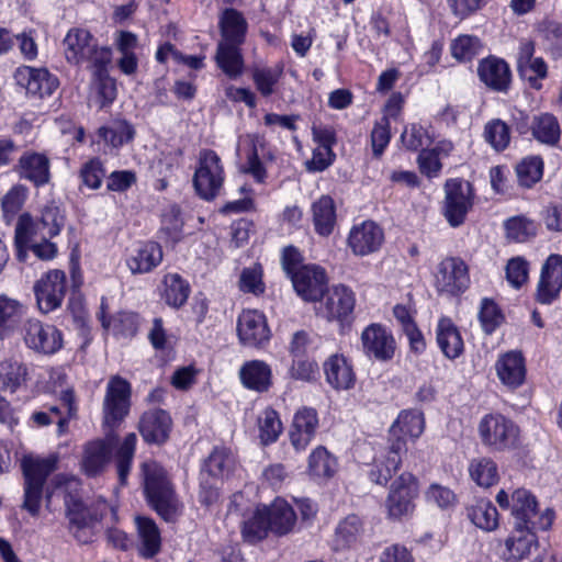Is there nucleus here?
<instances>
[{"mask_svg":"<svg viewBox=\"0 0 562 562\" xmlns=\"http://www.w3.org/2000/svg\"><path fill=\"white\" fill-rule=\"evenodd\" d=\"M131 384L120 375L110 378L102 405V427L115 431L130 413Z\"/></svg>","mask_w":562,"mask_h":562,"instance_id":"6","label":"nucleus"},{"mask_svg":"<svg viewBox=\"0 0 562 562\" xmlns=\"http://www.w3.org/2000/svg\"><path fill=\"white\" fill-rule=\"evenodd\" d=\"M469 474L472 481L483 488L493 486L499 480L497 464L488 457L472 459L469 464Z\"/></svg>","mask_w":562,"mask_h":562,"instance_id":"43","label":"nucleus"},{"mask_svg":"<svg viewBox=\"0 0 562 562\" xmlns=\"http://www.w3.org/2000/svg\"><path fill=\"white\" fill-rule=\"evenodd\" d=\"M425 429V418L422 412L416 409L403 411L397 416L396 420L390 428L392 437L402 438L408 437L416 440L420 437Z\"/></svg>","mask_w":562,"mask_h":562,"instance_id":"35","label":"nucleus"},{"mask_svg":"<svg viewBox=\"0 0 562 562\" xmlns=\"http://www.w3.org/2000/svg\"><path fill=\"white\" fill-rule=\"evenodd\" d=\"M543 172V161L538 156L524 158L516 166V173L520 186L530 188L538 182Z\"/></svg>","mask_w":562,"mask_h":562,"instance_id":"52","label":"nucleus"},{"mask_svg":"<svg viewBox=\"0 0 562 562\" xmlns=\"http://www.w3.org/2000/svg\"><path fill=\"white\" fill-rule=\"evenodd\" d=\"M64 55L69 64L80 66L87 64L89 69L110 65L112 59L111 49L100 46L93 35L85 29H70L64 41Z\"/></svg>","mask_w":562,"mask_h":562,"instance_id":"3","label":"nucleus"},{"mask_svg":"<svg viewBox=\"0 0 562 562\" xmlns=\"http://www.w3.org/2000/svg\"><path fill=\"white\" fill-rule=\"evenodd\" d=\"M501 382L512 389L520 386L526 378L525 358L520 351L502 355L495 364Z\"/></svg>","mask_w":562,"mask_h":562,"instance_id":"25","label":"nucleus"},{"mask_svg":"<svg viewBox=\"0 0 562 562\" xmlns=\"http://www.w3.org/2000/svg\"><path fill=\"white\" fill-rule=\"evenodd\" d=\"M313 222L316 232L322 236L331 234L336 224V209L329 195H322L312 205Z\"/></svg>","mask_w":562,"mask_h":562,"instance_id":"40","label":"nucleus"},{"mask_svg":"<svg viewBox=\"0 0 562 562\" xmlns=\"http://www.w3.org/2000/svg\"><path fill=\"white\" fill-rule=\"evenodd\" d=\"M164 285V299L169 306L178 308L187 302L190 286L179 274H166Z\"/></svg>","mask_w":562,"mask_h":562,"instance_id":"48","label":"nucleus"},{"mask_svg":"<svg viewBox=\"0 0 562 562\" xmlns=\"http://www.w3.org/2000/svg\"><path fill=\"white\" fill-rule=\"evenodd\" d=\"M324 372L328 384L337 391H347L355 386L356 374L341 355L330 356L324 363Z\"/></svg>","mask_w":562,"mask_h":562,"instance_id":"26","label":"nucleus"},{"mask_svg":"<svg viewBox=\"0 0 562 562\" xmlns=\"http://www.w3.org/2000/svg\"><path fill=\"white\" fill-rule=\"evenodd\" d=\"M317 426L318 418L314 408L303 407L295 413L289 437L296 451H302L310 445Z\"/></svg>","mask_w":562,"mask_h":562,"instance_id":"23","label":"nucleus"},{"mask_svg":"<svg viewBox=\"0 0 562 562\" xmlns=\"http://www.w3.org/2000/svg\"><path fill=\"white\" fill-rule=\"evenodd\" d=\"M294 290L304 301L321 299L327 286L325 270L318 266H300L291 277Z\"/></svg>","mask_w":562,"mask_h":562,"instance_id":"17","label":"nucleus"},{"mask_svg":"<svg viewBox=\"0 0 562 562\" xmlns=\"http://www.w3.org/2000/svg\"><path fill=\"white\" fill-rule=\"evenodd\" d=\"M215 61L217 67L231 79H236L244 72L240 45L218 42Z\"/></svg>","mask_w":562,"mask_h":562,"instance_id":"33","label":"nucleus"},{"mask_svg":"<svg viewBox=\"0 0 562 562\" xmlns=\"http://www.w3.org/2000/svg\"><path fill=\"white\" fill-rule=\"evenodd\" d=\"M539 528L514 526L512 535L505 541L506 551L504 555L506 560L520 561L535 557L533 562H542L538 539L535 532Z\"/></svg>","mask_w":562,"mask_h":562,"instance_id":"16","label":"nucleus"},{"mask_svg":"<svg viewBox=\"0 0 562 562\" xmlns=\"http://www.w3.org/2000/svg\"><path fill=\"white\" fill-rule=\"evenodd\" d=\"M427 502L436 504L441 509H448L456 505L457 496L447 486L431 484L425 492Z\"/></svg>","mask_w":562,"mask_h":562,"instance_id":"64","label":"nucleus"},{"mask_svg":"<svg viewBox=\"0 0 562 562\" xmlns=\"http://www.w3.org/2000/svg\"><path fill=\"white\" fill-rule=\"evenodd\" d=\"M237 335L245 346L259 347L271 336L266 316L257 310H245L238 317Z\"/></svg>","mask_w":562,"mask_h":562,"instance_id":"18","label":"nucleus"},{"mask_svg":"<svg viewBox=\"0 0 562 562\" xmlns=\"http://www.w3.org/2000/svg\"><path fill=\"white\" fill-rule=\"evenodd\" d=\"M108 66L109 65H102L90 69L92 72L90 100L100 109L111 104L117 93L116 82L109 75Z\"/></svg>","mask_w":562,"mask_h":562,"instance_id":"29","label":"nucleus"},{"mask_svg":"<svg viewBox=\"0 0 562 562\" xmlns=\"http://www.w3.org/2000/svg\"><path fill=\"white\" fill-rule=\"evenodd\" d=\"M266 513L272 532L285 535L293 529L296 515L284 499L277 498L269 507H266Z\"/></svg>","mask_w":562,"mask_h":562,"instance_id":"39","label":"nucleus"},{"mask_svg":"<svg viewBox=\"0 0 562 562\" xmlns=\"http://www.w3.org/2000/svg\"><path fill=\"white\" fill-rule=\"evenodd\" d=\"M99 135L113 148L131 142L135 136L134 127L125 120H115L109 126L99 128Z\"/></svg>","mask_w":562,"mask_h":562,"instance_id":"47","label":"nucleus"},{"mask_svg":"<svg viewBox=\"0 0 562 562\" xmlns=\"http://www.w3.org/2000/svg\"><path fill=\"white\" fill-rule=\"evenodd\" d=\"M482 44L472 35H460L451 44L452 56L460 61L471 60L480 53Z\"/></svg>","mask_w":562,"mask_h":562,"instance_id":"57","label":"nucleus"},{"mask_svg":"<svg viewBox=\"0 0 562 562\" xmlns=\"http://www.w3.org/2000/svg\"><path fill=\"white\" fill-rule=\"evenodd\" d=\"M496 502L499 507L512 510L515 526L547 529L552 524L553 514L547 512L539 515L536 497L525 488H517L510 496L505 490H501Z\"/></svg>","mask_w":562,"mask_h":562,"instance_id":"4","label":"nucleus"},{"mask_svg":"<svg viewBox=\"0 0 562 562\" xmlns=\"http://www.w3.org/2000/svg\"><path fill=\"white\" fill-rule=\"evenodd\" d=\"M477 435L484 447L491 451H506L514 448L519 438L518 426L502 414L484 415L477 424Z\"/></svg>","mask_w":562,"mask_h":562,"instance_id":"5","label":"nucleus"},{"mask_svg":"<svg viewBox=\"0 0 562 562\" xmlns=\"http://www.w3.org/2000/svg\"><path fill=\"white\" fill-rule=\"evenodd\" d=\"M418 494L419 482L417 477L409 472H403L390 485L384 504L387 518L402 520L411 516L415 510V499Z\"/></svg>","mask_w":562,"mask_h":562,"instance_id":"7","label":"nucleus"},{"mask_svg":"<svg viewBox=\"0 0 562 562\" xmlns=\"http://www.w3.org/2000/svg\"><path fill=\"white\" fill-rule=\"evenodd\" d=\"M225 173L220 156L211 149L199 153L193 175V187L198 195L206 201L215 199L224 183Z\"/></svg>","mask_w":562,"mask_h":562,"instance_id":"8","label":"nucleus"},{"mask_svg":"<svg viewBox=\"0 0 562 562\" xmlns=\"http://www.w3.org/2000/svg\"><path fill=\"white\" fill-rule=\"evenodd\" d=\"M239 289L243 292L252 294H261L265 291L262 282V270L260 266L245 268L239 278Z\"/></svg>","mask_w":562,"mask_h":562,"instance_id":"62","label":"nucleus"},{"mask_svg":"<svg viewBox=\"0 0 562 562\" xmlns=\"http://www.w3.org/2000/svg\"><path fill=\"white\" fill-rule=\"evenodd\" d=\"M507 238L524 243L535 235V225L524 217H513L505 224Z\"/></svg>","mask_w":562,"mask_h":562,"instance_id":"60","label":"nucleus"},{"mask_svg":"<svg viewBox=\"0 0 562 562\" xmlns=\"http://www.w3.org/2000/svg\"><path fill=\"white\" fill-rule=\"evenodd\" d=\"M362 521L357 515H349L344 518L337 526L335 531L336 549H345L355 543L361 535Z\"/></svg>","mask_w":562,"mask_h":562,"instance_id":"50","label":"nucleus"},{"mask_svg":"<svg viewBox=\"0 0 562 562\" xmlns=\"http://www.w3.org/2000/svg\"><path fill=\"white\" fill-rule=\"evenodd\" d=\"M58 457L50 454L46 458L25 456L21 461L24 481L45 484L47 476L56 470Z\"/></svg>","mask_w":562,"mask_h":562,"instance_id":"37","label":"nucleus"},{"mask_svg":"<svg viewBox=\"0 0 562 562\" xmlns=\"http://www.w3.org/2000/svg\"><path fill=\"white\" fill-rule=\"evenodd\" d=\"M469 273L465 262L457 257L442 259L435 273V286L441 293L457 295L469 284Z\"/></svg>","mask_w":562,"mask_h":562,"instance_id":"11","label":"nucleus"},{"mask_svg":"<svg viewBox=\"0 0 562 562\" xmlns=\"http://www.w3.org/2000/svg\"><path fill=\"white\" fill-rule=\"evenodd\" d=\"M445 191L443 215L450 226L459 227L473 205L472 186L468 181L451 179L446 182Z\"/></svg>","mask_w":562,"mask_h":562,"instance_id":"9","label":"nucleus"},{"mask_svg":"<svg viewBox=\"0 0 562 562\" xmlns=\"http://www.w3.org/2000/svg\"><path fill=\"white\" fill-rule=\"evenodd\" d=\"M43 238L46 237L38 221H35L29 213L21 214L16 222L14 235L18 259L24 261L27 255V247Z\"/></svg>","mask_w":562,"mask_h":562,"instance_id":"31","label":"nucleus"},{"mask_svg":"<svg viewBox=\"0 0 562 562\" xmlns=\"http://www.w3.org/2000/svg\"><path fill=\"white\" fill-rule=\"evenodd\" d=\"M532 134L541 143L553 145L560 138V126L552 114L543 113L533 119Z\"/></svg>","mask_w":562,"mask_h":562,"instance_id":"51","label":"nucleus"},{"mask_svg":"<svg viewBox=\"0 0 562 562\" xmlns=\"http://www.w3.org/2000/svg\"><path fill=\"white\" fill-rule=\"evenodd\" d=\"M145 492L151 507L166 521H175L181 513V504L167 479L166 471L156 462L143 464Z\"/></svg>","mask_w":562,"mask_h":562,"instance_id":"2","label":"nucleus"},{"mask_svg":"<svg viewBox=\"0 0 562 562\" xmlns=\"http://www.w3.org/2000/svg\"><path fill=\"white\" fill-rule=\"evenodd\" d=\"M471 521L484 531H493L498 527V512L488 501H477L469 510Z\"/></svg>","mask_w":562,"mask_h":562,"instance_id":"46","label":"nucleus"},{"mask_svg":"<svg viewBox=\"0 0 562 562\" xmlns=\"http://www.w3.org/2000/svg\"><path fill=\"white\" fill-rule=\"evenodd\" d=\"M135 525L138 538V553L144 559H151L161 549L160 531L156 522L148 517L136 516Z\"/></svg>","mask_w":562,"mask_h":562,"instance_id":"28","label":"nucleus"},{"mask_svg":"<svg viewBox=\"0 0 562 562\" xmlns=\"http://www.w3.org/2000/svg\"><path fill=\"white\" fill-rule=\"evenodd\" d=\"M162 249L155 241L140 244L126 259V265L133 274L147 273L162 260Z\"/></svg>","mask_w":562,"mask_h":562,"instance_id":"27","label":"nucleus"},{"mask_svg":"<svg viewBox=\"0 0 562 562\" xmlns=\"http://www.w3.org/2000/svg\"><path fill=\"white\" fill-rule=\"evenodd\" d=\"M403 450H405V440L402 438L394 439L389 447L387 454L383 462L384 470L372 471V481L376 484H385L391 479L392 474L400 469L402 464L401 453Z\"/></svg>","mask_w":562,"mask_h":562,"instance_id":"45","label":"nucleus"},{"mask_svg":"<svg viewBox=\"0 0 562 562\" xmlns=\"http://www.w3.org/2000/svg\"><path fill=\"white\" fill-rule=\"evenodd\" d=\"M243 384L257 392H266L271 385V369L261 360L246 362L239 371Z\"/></svg>","mask_w":562,"mask_h":562,"instance_id":"36","label":"nucleus"},{"mask_svg":"<svg viewBox=\"0 0 562 562\" xmlns=\"http://www.w3.org/2000/svg\"><path fill=\"white\" fill-rule=\"evenodd\" d=\"M171 429V418L162 409H150L143 414L139 422V431L146 442H165Z\"/></svg>","mask_w":562,"mask_h":562,"instance_id":"24","label":"nucleus"},{"mask_svg":"<svg viewBox=\"0 0 562 562\" xmlns=\"http://www.w3.org/2000/svg\"><path fill=\"white\" fill-rule=\"evenodd\" d=\"M14 79L29 93L40 98L50 95L58 87L57 78L43 68L20 67L14 72Z\"/></svg>","mask_w":562,"mask_h":562,"instance_id":"21","label":"nucleus"},{"mask_svg":"<svg viewBox=\"0 0 562 562\" xmlns=\"http://www.w3.org/2000/svg\"><path fill=\"white\" fill-rule=\"evenodd\" d=\"M383 228L373 221H364L352 226L347 244L355 256H369L379 251L384 243Z\"/></svg>","mask_w":562,"mask_h":562,"instance_id":"15","label":"nucleus"},{"mask_svg":"<svg viewBox=\"0 0 562 562\" xmlns=\"http://www.w3.org/2000/svg\"><path fill=\"white\" fill-rule=\"evenodd\" d=\"M15 172L21 179L32 182L35 187H42L50 180V161L41 153L25 151L14 166Z\"/></svg>","mask_w":562,"mask_h":562,"instance_id":"20","label":"nucleus"},{"mask_svg":"<svg viewBox=\"0 0 562 562\" xmlns=\"http://www.w3.org/2000/svg\"><path fill=\"white\" fill-rule=\"evenodd\" d=\"M437 342L446 358L454 360L464 350L463 339L458 327L448 317H442L437 326Z\"/></svg>","mask_w":562,"mask_h":562,"instance_id":"32","label":"nucleus"},{"mask_svg":"<svg viewBox=\"0 0 562 562\" xmlns=\"http://www.w3.org/2000/svg\"><path fill=\"white\" fill-rule=\"evenodd\" d=\"M66 289V274L64 271L50 270L45 273L33 286L38 310L47 314L60 307Z\"/></svg>","mask_w":562,"mask_h":562,"instance_id":"10","label":"nucleus"},{"mask_svg":"<svg viewBox=\"0 0 562 562\" xmlns=\"http://www.w3.org/2000/svg\"><path fill=\"white\" fill-rule=\"evenodd\" d=\"M477 74L481 81L495 91H506L510 82L508 65L496 57L483 59L479 65Z\"/></svg>","mask_w":562,"mask_h":562,"instance_id":"30","label":"nucleus"},{"mask_svg":"<svg viewBox=\"0 0 562 562\" xmlns=\"http://www.w3.org/2000/svg\"><path fill=\"white\" fill-rule=\"evenodd\" d=\"M38 223L45 237L53 238L59 234L64 225V216L58 206L49 204L42 210Z\"/></svg>","mask_w":562,"mask_h":562,"instance_id":"58","label":"nucleus"},{"mask_svg":"<svg viewBox=\"0 0 562 562\" xmlns=\"http://www.w3.org/2000/svg\"><path fill=\"white\" fill-rule=\"evenodd\" d=\"M235 464V456L228 448H215L205 462V472L215 480H222L233 473Z\"/></svg>","mask_w":562,"mask_h":562,"instance_id":"42","label":"nucleus"},{"mask_svg":"<svg viewBox=\"0 0 562 562\" xmlns=\"http://www.w3.org/2000/svg\"><path fill=\"white\" fill-rule=\"evenodd\" d=\"M27 188L23 184L13 186L2 198L1 207L5 221L9 223L22 209L26 196Z\"/></svg>","mask_w":562,"mask_h":562,"instance_id":"54","label":"nucleus"},{"mask_svg":"<svg viewBox=\"0 0 562 562\" xmlns=\"http://www.w3.org/2000/svg\"><path fill=\"white\" fill-rule=\"evenodd\" d=\"M26 366L15 359H7L0 362V387L5 392L14 393L27 380Z\"/></svg>","mask_w":562,"mask_h":562,"instance_id":"41","label":"nucleus"},{"mask_svg":"<svg viewBox=\"0 0 562 562\" xmlns=\"http://www.w3.org/2000/svg\"><path fill=\"white\" fill-rule=\"evenodd\" d=\"M520 75L526 78L530 86L535 89H540L541 83L539 80L547 77L548 67L541 57H536L528 63L518 67Z\"/></svg>","mask_w":562,"mask_h":562,"instance_id":"61","label":"nucleus"},{"mask_svg":"<svg viewBox=\"0 0 562 562\" xmlns=\"http://www.w3.org/2000/svg\"><path fill=\"white\" fill-rule=\"evenodd\" d=\"M23 315V305L7 295H0V334L20 322Z\"/></svg>","mask_w":562,"mask_h":562,"instance_id":"55","label":"nucleus"},{"mask_svg":"<svg viewBox=\"0 0 562 562\" xmlns=\"http://www.w3.org/2000/svg\"><path fill=\"white\" fill-rule=\"evenodd\" d=\"M137 436L130 432L119 441L115 431L104 430L103 437L92 438L81 446L79 471L87 477H98L106 472L113 458L121 485L127 484L136 450Z\"/></svg>","mask_w":562,"mask_h":562,"instance_id":"1","label":"nucleus"},{"mask_svg":"<svg viewBox=\"0 0 562 562\" xmlns=\"http://www.w3.org/2000/svg\"><path fill=\"white\" fill-rule=\"evenodd\" d=\"M484 139L496 150L506 149L510 142V128L499 119L487 122L484 126Z\"/></svg>","mask_w":562,"mask_h":562,"instance_id":"53","label":"nucleus"},{"mask_svg":"<svg viewBox=\"0 0 562 562\" xmlns=\"http://www.w3.org/2000/svg\"><path fill=\"white\" fill-rule=\"evenodd\" d=\"M337 459L324 446L316 447L307 460V473L317 480H328L337 471Z\"/></svg>","mask_w":562,"mask_h":562,"instance_id":"38","label":"nucleus"},{"mask_svg":"<svg viewBox=\"0 0 562 562\" xmlns=\"http://www.w3.org/2000/svg\"><path fill=\"white\" fill-rule=\"evenodd\" d=\"M247 21L236 9H226L220 18L221 41L241 45L247 32Z\"/></svg>","mask_w":562,"mask_h":562,"instance_id":"34","label":"nucleus"},{"mask_svg":"<svg viewBox=\"0 0 562 562\" xmlns=\"http://www.w3.org/2000/svg\"><path fill=\"white\" fill-rule=\"evenodd\" d=\"M257 424L260 442L265 446L277 441L282 432V423L279 414L270 407L260 413Z\"/></svg>","mask_w":562,"mask_h":562,"instance_id":"49","label":"nucleus"},{"mask_svg":"<svg viewBox=\"0 0 562 562\" xmlns=\"http://www.w3.org/2000/svg\"><path fill=\"white\" fill-rule=\"evenodd\" d=\"M269 530H271V528L266 513V507H257L251 516L244 521L241 535L245 541L256 543L265 539L268 536Z\"/></svg>","mask_w":562,"mask_h":562,"instance_id":"44","label":"nucleus"},{"mask_svg":"<svg viewBox=\"0 0 562 562\" xmlns=\"http://www.w3.org/2000/svg\"><path fill=\"white\" fill-rule=\"evenodd\" d=\"M363 350L378 360H390L395 351V341L386 330L378 325L368 326L361 335Z\"/></svg>","mask_w":562,"mask_h":562,"instance_id":"22","label":"nucleus"},{"mask_svg":"<svg viewBox=\"0 0 562 562\" xmlns=\"http://www.w3.org/2000/svg\"><path fill=\"white\" fill-rule=\"evenodd\" d=\"M562 290V256L550 255L542 266L536 300L541 304L552 303Z\"/></svg>","mask_w":562,"mask_h":562,"instance_id":"19","label":"nucleus"},{"mask_svg":"<svg viewBox=\"0 0 562 562\" xmlns=\"http://www.w3.org/2000/svg\"><path fill=\"white\" fill-rule=\"evenodd\" d=\"M66 516L68 530L79 544H90L94 541L99 522L98 515L85 506L80 501H71L67 504Z\"/></svg>","mask_w":562,"mask_h":562,"instance_id":"14","label":"nucleus"},{"mask_svg":"<svg viewBox=\"0 0 562 562\" xmlns=\"http://www.w3.org/2000/svg\"><path fill=\"white\" fill-rule=\"evenodd\" d=\"M479 318L484 331L491 334L502 323L503 315L492 300L484 299L481 303Z\"/></svg>","mask_w":562,"mask_h":562,"instance_id":"63","label":"nucleus"},{"mask_svg":"<svg viewBox=\"0 0 562 562\" xmlns=\"http://www.w3.org/2000/svg\"><path fill=\"white\" fill-rule=\"evenodd\" d=\"M355 303L352 290L344 284H337L327 292L325 301L316 307V314L328 322L337 321L344 326L355 308Z\"/></svg>","mask_w":562,"mask_h":562,"instance_id":"13","label":"nucleus"},{"mask_svg":"<svg viewBox=\"0 0 562 562\" xmlns=\"http://www.w3.org/2000/svg\"><path fill=\"white\" fill-rule=\"evenodd\" d=\"M24 341L32 350L53 355L63 347V334L54 325L38 319H29L24 325Z\"/></svg>","mask_w":562,"mask_h":562,"instance_id":"12","label":"nucleus"},{"mask_svg":"<svg viewBox=\"0 0 562 562\" xmlns=\"http://www.w3.org/2000/svg\"><path fill=\"white\" fill-rule=\"evenodd\" d=\"M183 221L180 207L170 205L161 215V232L172 240H177L182 231Z\"/></svg>","mask_w":562,"mask_h":562,"instance_id":"59","label":"nucleus"},{"mask_svg":"<svg viewBox=\"0 0 562 562\" xmlns=\"http://www.w3.org/2000/svg\"><path fill=\"white\" fill-rule=\"evenodd\" d=\"M282 75V68H255L252 70V80L257 90L263 97H269L274 92V86Z\"/></svg>","mask_w":562,"mask_h":562,"instance_id":"56","label":"nucleus"}]
</instances>
